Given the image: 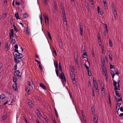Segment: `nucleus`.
Wrapping results in <instances>:
<instances>
[{
    "label": "nucleus",
    "mask_w": 123,
    "mask_h": 123,
    "mask_svg": "<svg viewBox=\"0 0 123 123\" xmlns=\"http://www.w3.org/2000/svg\"><path fill=\"white\" fill-rule=\"evenodd\" d=\"M61 7L62 9L63 8V6L62 4H61ZM62 20L63 21V23L64 24L67 25V21L66 20V15L65 14V12L64 10L62 9Z\"/></svg>",
    "instance_id": "obj_1"
},
{
    "label": "nucleus",
    "mask_w": 123,
    "mask_h": 123,
    "mask_svg": "<svg viewBox=\"0 0 123 123\" xmlns=\"http://www.w3.org/2000/svg\"><path fill=\"white\" fill-rule=\"evenodd\" d=\"M13 54L14 56L18 59H21L22 57V55L19 53L17 49H15Z\"/></svg>",
    "instance_id": "obj_2"
},
{
    "label": "nucleus",
    "mask_w": 123,
    "mask_h": 123,
    "mask_svg": "<svg viewBox=\"0 0 123 123\" xmlns=\"http://www.w3.org/2000/svg\"><path fill=\"white\" fill-rule=\"evenodd\" d=\"M60 78L62 81H63V83L64 84L65 83H66V81L63 72H62L61 73V75L60 76Z\"/></svg>",
    "instance_id": "obj_3"
},
{
    "label": "nucleus",
    "mask_w": 123,
    "mask_h": 123,
    "mask_svg": "<svg viewBox=\"0 0 123 123\" xmlns=\"http://www.w3.org/2000/svg\"><path fill=\"white\" fill-rule=\"evenodd\" d=\"M120 80H119V82L117 84V82L115 81L114 80H113V83L114 86L115 87V89L118 88L119 87V84Z\"/></svg>",
    "instance_id": "obj_4"
},
{
    "label": "nucleus",
    "mask_w": 123,
    "mask_h": 123,
    "mask_svg": "<svg viewBox=\"0 0 123 123\" xmlns=\"http://www.w3.org/2000/svg\"><path fill=\"white\" fill-rule=\"evenodd\" d=\"M112 11L113 12V13L115 16V17L116 18L117 15V12L116 11L115 9V7L114 6H112Z\"/></svg>",
    "instance_id": "obj_5"
},
{
    "label": "nucleus",
    "mask_w": 123,
    "mask_h": 123,
    "mask_svg": "<svg viewBox=\"0 0 123 123\" xmlns=\"http://www.w3.org/2000/svg\"><path fill=\"white\" fill-rule=\"evenodd\" d=\"M10 39H11V37H14L15 35L14 33V30L13 29H11L10 31Z\"/></svg>",
    "instance_id": "obj_6"
},
{
    "label": "nucleus",
    "mask_w": 123,
    "mask_h": 123,
    "mask_svg": "<svg viewBox=\"0 0 123 123\" xmlns=\"http://www.w3.org/2000/svg\"><path fill=\"white\" fill-rule=\"evenodd\" d=\"M97 8L98 13L101 15H103V10L102 9L100 10L99 6H98Z\"/></svg>",
    "instance_id": "obj_7"
},
{
    "label": "nucleus",
    "mask_w": 123,
    "mask_h": 123,
    "mask_svg": "<svg viewBox=\"0 0 123 123\" xmlns=\"http://www.w3.org/2000/svg\"><path fill=\"white\" fill-rule=\"evenodd\" d=\"M17 86V83H14L13 84L12 87L13 89L15 91H17L18 90Z\"/></svg>",
    "instance_id": "obj_8"
},
{
    "label": "nucleus",
    "mask_w": 123,
    "mask_h": 123,
    "mask_svg": "<svg viewBox=\"0 0 123 123\" xmlns=\"http://www.w3.org/2000/svg\"><path fill=\"white\" fill-rule=\"evenodd\" d=\"M20 73V72L18 70L15 71V76L18 77H21V75L19 74Z\"/></svg>",
    "instance_id": "obj_9"
},
{
    "label": "nucleus",
    "mask_w": 123,
    "mask_h": 123,
    "mask_svg": "<svg viewBox=\"0 0 123 123\" xmlns=\"http://www.w3.org/2000/svg\"><path fill=\"white\" fill-rule=\"evenodd\" d=\"M43 16L44 17V19L45 20V23L46 24V20L47 21H48V20H49L48 18V17L47 16L46 14V13H44V14H43Z\"/></svg>",
    "instance_id": "obj_10"
},
{
    "label": "nucleus",
    "mask_w": 123,
    "mask_h": 123,
    "mask_svg": "<svg viewBox=\"0 0 123 123\" xmlns=\"http://www.w3.org/2000/svg\"><path fill=\"white\" fill-rule=\"evenodd\" d=\"M0 98L2 100H4L5 101L6 100L5 96L3 94L0 95Z\"/></svg>",
    "instance_id": "obj_11"
},
{
    "label": "nucleus",
    "mask_w": 123,
    "mask_h": 123,
    "mask_svg": "<svg viewBox=\"0 0 123 123\" xmlns=\"http://www.w3.org/2000/svg\"><path fill=\"white\" fill-rule=\"evenodd\" d=\"M93 121L94 123H97V119L96 116L94 115L93 117Z\"/></svg>",
    "instance_id": "obj_12"
},
{
    "label": "nucleus",
    "mask_w": 123,
    "mask_h": 123,
    "mask_svg": "<svg viewBox=\"0 0 123 123\" xmlns=\"http://www.w3.org/2000/svg\"><path fill=\"white\" fill-rule=\"evenodd\" d=\"M28 103L29 105L31 108L33 106V105L32 102L30 100H28Z\"/></svg>",
    "instance_id": "obj_13"
},
{
    "label": "nucleus",
    "mask_w": 123,
    "mask_h": 123,
    "mask_svg": "<svg viewBox=\"0 0 123 123\" xmlns=\"http://www.w3.org/2000/svg\"><path fill=\"white\" fill-rule=\"evenodd\" d=\"M40 86L42 87L44 90H45L46 89V87L42 83H40Z\"/></svg>",
    "instance_id": "obj_14"
},
{
    "label": "nucleus",
    "mask_w": 123,
    "mask_h": 123,
    "mask_svg": "<svg viewBox=\"0 0 123 123\" xmlns=\"http://www.w3.org/2000/svg\"><path fill=\"white\" fill-rule=\"evenodd\" d=\"M102 87V92L101 94L103 96H104L105 95V91H104V86Z\"/></svg>",
    "instance_id": "obj_15"
},
{
    "label": "nucleus",
    "mask_w": 123,
    "mask_h": 123,
    "mask_svg": "<svg viewBox=\"0 0 123 123\" xmlns=\"http://www.w3.org/2000/svg\"><path fill=\"white\" fill-rule=\"evenodd\" d=\"M95 107L94 106H93L91 108V112L92 114H93L94 113L95 110Z\"/></svg>",
    "instance_id": "obj_16"
},
{
    "label": "nucleus",
    "mask_w": 123,
    "mask_h": 123,
    "mask_svg": "<svg viewBox=\"0 0 123 123\" xmlns=\"http://www.w3.org/2000/svg\"><path fill=\"white\" fill-rule=\"evenodd\" d=\"M70 74L71 78L75 77V75L74 74L73 72H70Z\"/></svg>",
    "instance_id": "obj_17"
},
{
    "label": "nucleus",
    "mask_w": 123,
    "mask_h": 123,
    "mask_svg": "<svg viewBox=\"0 0 123 123\" xmlns=\"http://www.w3.org/2000/svg\"><path fill=\"white\" fill-rule=\"evenodd\" d=\"M80 33L81 36L82 35L83 33V27L82 26L80 25Z\"/></svg>",
    "instance_id": "obj_18"
},
{
    "label": "nucleus",
    "mask_w": 123,
    "mask_h": 123,
    "mask_svg": "<svg viewBox=\"0 0 123 123\" xmlns=\"http://www.w3.org/2000/svg\"><path fill=\"white\" fill-rule=\"evenodd\" d=\"M54 65L56 69L58 67V63L56 61H55L54 62Z\"/></svg>",
    "instance_id": "obj_19"
},
{
    "label": "nucleus",
    "mask_w": 123,
    "mask_h": 123,
    "mask_svg": "<svg viewBox=\"0 0 123 123\" xmlns=\"http://www.w3.org/2000/svg\"><path fill=\"white\" fill-rule=\"evenodd\" d=\"M28 16V14L26 13H25L23 14V18H26Z\"/></svg>",
    "instance_id": "obj_20"
},
{
    "label": "nucleus",
    "mask_w": 123,
    "mask_h": 123,
    "mask_svg": "<svg viewBox=\"0 0 123 123\" xmlns=\"http://www.w3.org/2000/svg\"><path fill=\"white\" fill-rule=\"evenodd\" d=\"M94 87L96 89V90H97V91H98L97 83L94 84Z\"/></svg>",
    "instance_id": "obj_21"
},
{
    "label": "nucleus",
    "mask_w": 123,
    "mask_h": 123,
    "mask_svg": "<svg viewBox=\"0 0 123 123\" xmlns=\"http://www.w3.org/2000/svg\"><path fill=\"white\" fill-rule=\"evenodd\" d=\"M72 79L73 83V84L75 83L76 81L75 80V77L71 78Z\"/></svg>",
    "instance_id": "obj_22"
},
{
    "label": "nucleus",
    "mask_w": 123,
    "mask_h": 123,
    "mask_svg": "<svg viewBox=\"0 0 123 123\" xmlns=\"http://www.w3.org/2000/svg\"><path fill=\"white\" fill-rule=\"evenodd\" d=\"M26 34L27 35H31V33L29 30L27 29L26 30Z\"/></svg>",
    "instance_id": "obj_23"
},
{
    "label": "nucleus",
    "mask_w": 123,
    "mask_h": 123,
    "mask_svg": "<svg viewBox=\"0 0 123 123\" xmlns=\"http://www.w3.org/2000/svg\"><path fill=\"white\" fill-rule=\"evenodd\" d=\"M102 73L103 74L107 73V72L106 70V69H102Z\"/></svg>",
    "instance_id": "obj_24"
},
{
    "label": "nucleus",
    "mask_w": 123,
    "mask_h": 123,
    "mask_svg": "<svg viewBox=\"0 0 123 123\" xmlns=\"http://www.w3.org/2000/svg\"><path fill=\"white\" fill-rule=\"evenodd\" d=\"M109 44L110 47H111L113 46L112 43V41L110 40H109Z\"/></svg>",
    "instance_id": "obj_25"
},
{
    "label": "nucleus",
    "mask_w": 123,
    "mask_h": 123,
    "mask_svg": "<svg viewBox=\"0 0 123 123\" xmlns=\"http://www.w3.org/2000/svg\"><path fill=\"white\" fill-rule=\"evenodd\" d=\"M47 33L48 36L49 37V39L51 40H52V38L51 37L50 33H49V32L48 31H47Z\"/></svg>",
    "instance_id": "obj_26"
},
{
    "label": "nucleus",
    "mask_w": 123,
    "mask_h": 123,
    "mask_svg": "<svg viewBox=\"0 0 123 123\" xmlns=\"http://www.w3.org/2000/svg\"><path fill=\"white\" fill-rule=\"evenodd\" d=\"M101 49L102 51V53L105 54V52L104 51V47L103 46H101Z\"/></svg>",
    "instance_id": "obj_27"
},
{
    "label": "nucleus",
    "mask_w": 123,
    "mask_h": 123,
    "mask_svg": "<svg viewBox=\"0 0 123 123\" xmlns=\"http://www.w3.org/2000/svg\"><path fill=\"white\" fill-rule=\"evenodd\" d=\"M17 80V78L15 77H13V81L15 83L16 82Z\"/></svg>",
    "instance_id": "obj_28"
},
{
    "label": "nucleus",
    "mask_w": 123,
    "mask_h": 123,
    "mask_svg": "<svg viewBox=\"0 0 123 123\" xmlns=\"http://www.w3.org/2000/svg\"><path fill=\"white\" fill-rule=\"evenodd\" d=\"M40 18V22L41 24L42 25V20H43V18L41 14L39 16Z\"/></svg>",
    "instance_id": "obj_29"
},
{
    "label": "nucleus",
    "mask_w": 123,
    "mask_h": 123,
    "mask_svg": "<svg viewBox=\"0 0 123 123\" xmlns=\"http://www.w3.org/2000/svg\"><path fill=\"white\" fill-rule=\"evenodd\" d=\"M111 74L112 78L113 79L115 76L114 72L113 71L111 70Z\"/></svg>",
    "instance_id": "obj_30"
},
{
    "label": "nucleus",
    "mask_w": 123,
    "mask_h": 123,
    "mask_svg": "<svg viewBox=\"0 0 123 123\" xmlns=\"http://www.w3.org/2000/svg\"><path fill=\"white\" fill-rule=\"evenodd\" d=\"M53 51L52 52V53L53 54V55H54V54H55V55H56V52L55 49L54 48H53Z\"/></svg>",
    "instance_id": "obj_31"
},
{
    "label": "nucleus",
    "mask_w": 123,
    "mask_h": 123,
    "mask_svg": "<svg viewBox=\"0 0 123 123\" xmlns=\"http://www.w3.org/2000/svg\"><path fill=\"white\" fill-rule=\"evenodd\" d=\"M87 56V54L85 52L82 55V57L84 58H85Z\"/></svg>",
    "instance_id": "obj_32"
},
{
    "label": "nucleus",
    "mask_w": 123,
    "mask_h": 123,
    "mask_svg": "<svg viewBox=\"0 0 123 123\" xmlns=\"http://www.w3.org/2000/svg\"><path fill=\"white\" fill-rule=\"evenodd\" d=\"M14 60L16 62V63H17V64L19 63V61L18 60L17 58H14Z\"/></svg>",
    "instance_id": "obj_33"
},
{
    "label": "nucleus",
    "mask_w": 123,
    "mask_h": 123,
    "mask_svg": "<svg viewBox=\"0 0 123 123\" xmlns=\"http://www.w3.org/2000/svg\"><path fill=\"white\" fill-rule=\"evenodd\" d=\"M87 72H88V75L90 76H91V72L89 70V69L88 70H87Z\"/></svg>",
    "instance_id": "obj_34"
},
{
    "label": "nucleus",
    "mask_w": 123,
    "mask_h": 123,
    "mask_svg": "<svg viewBox=\"0 0 123 123\" xmlns=\"http://www.w3.org/2000/svg\"><path fill=\"white\" fill-rule=\"evenodd\" d=\"M49 0H43V1L44 3L46 5H47V2H48Z\"/></svg>",
    "instance_id": "obj_35"
},
{
    "label": "nucleus",
    "mask_w": 123,
    "mask_h": 123,
    "mask_svg": "<svg viewBox=\"0 0 123 123\" xmlns=\"http://www.w3.org/2000/svg\"><path fill=\"white\" fill-rule=\"evenodd\" d=\"M15 40L12 39L11 43H12V44H15Z\"/></svg>",
    "instance_id": "obj_36"
},
{
    "label": "nucleus",
    "mask_w": 123,
    "mask_h": 123,
    "mask_svg": "<svg viewBox=\"0 0 123 123\" xmlns=\"http://www.w3.org/2000/svg\"><path fill=\"white\" fill-rule=\"evenodd\" d=\"M15 16L17 19H18L19 18L18 14V13H16L15 14Z\"/></svg>",
    "instance_id": "obj_37"
},
{
    "label": "nucleus",
    "mask_w": 123,
    "mask_h": 123,
    "mask_svg": "<svg viewBox=\"0 0 123 123\" xmlns=\"http://www.w3.org/2000/svg\"><path fill=\"white\" fill-rule=\"evenodd\" d=\"M109 104H110V106H111V102L110 97L109 95Z\"/></svg>",
    "instance_id": "obj_38"
},
{
    "label": "nucleus",
    "mask_w": 123,
    "mask_h": 123,
    "mask_svg": "<svg viewBox=\"0 0 123 123\" xmlns=\"http://www.w3.org/2000/svg\"><path fill=\"white\" fill-rule=\"evenodd\" d=\"M70 72H73L74 71L73 67H70Z\"/></svg>",
    "instance_id": "obj_39"
},
{
    "label": "nucleus",
    "mask_w": 123,
    "mask_h": 123,
    "mask_svg": "<svg viewBox=\"0 0 123 123\" xmlns=\"http://www.w3.org/2000/svg\"><path fill=\"white\" fill-rule=\"evenodd\" d=\"M101 60L102 64H105V61L104 58H102L101 59Z\"/></svg>",
    "instance_id": "obj_40"
},
{
    "label": "nucleus",
    "mask_w": 123,
    "mask_h": 123,
    "mask_svg": "<svg viewBox=\"0 0 123 123\" xmlns=\"http://www.w3.org/2000/svg\"><path fill=\"white\" fill-rule=\"evenodd\" d=\"M54 7H55L54 9L53 10V12L54 13H55L56 12V5L55 6H54Z\"/></svg>",
    "instance_id": "obj_41"
},
{
    "label": "nucleus",
    "mask_w": 123,
    "mask_h": 123,
    "mask_svg": "<svg viewBox=\"0 0 123 123\" xmlns=\"http://www.w3.org/2000/svg\"><path fill=\"white\" fill-rule=\"evenodd\" d=\"M101 67L102 69H106L105 66V64H103L102 65Z\"/></svg>",
    "instance_id": "obj_42"
},
{
    "label": "nucleus",
    "mask_w": 123,
    "mask_h": 123,
    "mask_svg": "<svg viewBox=\"0 0 123 123\" xmlns=\"http://www.w3.org/2000/svg\"><path fill=\"white\" fill-rule=\"evenodd\" d=\"M108 30H105V31L104 32V34L105 36L106 35V33H108Z\"/></svg>",
    "instance_id": "obj_43"
},
{
    "label": "nucleus",
    "mask_w": 123,
    "mask_h": 123,
    "mask_svg": "<svg viewBox=\"0 0 123 123\" xmlns=\"http://www.w3.org/2000/svg\"><path fill=\"white\" fill-rule=\"evenodd\" d=\"M6 115H4L2 117V119L3 120H5L6 118Z\"/></svg>",
    "instance_id": "obj_44"
},
{
    "label": "nucleus",
    "mask_w": 123,
    "mask_h": 123,
    "mask_svg": "<svg viewBox=\"0 0 123 123\" xmlns=\"http://www.w3.org/2000/svg\"><path fill=\"white\" fill-rule=\"evenodd\" d=\"M104 26L105 28V30H107V26L106 24H105L104 25Z\"/></svg>",
    "instance_id": "obj_45"
},
{
    "label": "nucleus",
    "mask_w": 123,
    "mask_h": 123,
    "mask_svg": "<svg viewBox=\"0 0 123 123\" xmlns=\"http://www.w3.org/2000/svg\"><path fill=\"white\" fill-rule=\"evenodd\" d=\"M121 104V103H118L117 104V106L119 108H120V107Z\"/></svg>",
    "instance_id": "obj_46"
},
{
    "label": "nucleus",
    "mask_w": 123,
    "mask_h": 123,
    "mask_svg": "<svg viewBox=\"0 0 123 123\" xmlns=\"http://www.w3.org/2000/svg\"><path fill=\"white\" fill-rule=\"evenodd\" d=\"M39 67L40 68L41 70L42 71L43 70V69L42 68V66L41 65V64H39Z\"/></svg>",
    "instance_id": "obj_47"
},
{
    "label": "nucleus",
    "mask_w": 123,
    "mask_h": 123,
    "mask_svg": "<svg viewBox=\"0 0 123 123\" xmlns=\"http://www.w3.org/2000/svg\"><path fill=\"white\" fill-rule=\"evenodd\" d=\"M114 66L111 65V64H110V68L111 69H114Z\"/></svg>",
    "instance_id": "obj_48"
},
{
    "label": "nucleus",
    "mask_w": 123,
    "mask_h": 123,
    "mask_svg": "<svg viewBox=\"0 0 123 123\" xmlns=\"http://www.w3.org/2000/svg\"><path fill=\"white\" fill-rule=\"evenodd\" d=\"M90 4L92 5L93 4V0H89Z\"/></svg>",
    "instance_id": "obj_49"
},
{
    "label": "nucleus",
    "mask_w": 123,
    "mask_h": 123,
    "mask_svg": "<svg viewBox=\"0 0 123 123\" xmlns=\"http://www.w3.org/2000/svg\"><path fill=\"white\" fill-rule=\"evenodd\" d=\"M84 65L87 70H88L89 69L88 67L86 65V64H84Z\"/></svg>",
    "instance_id": "obj_50"
},
{
    "label": "nucleus",
    "mask_w": 123,
    "mask_h": 123,
    "mask_svg": "<svg viewBox=\"0 0 123 123\" xmlns=\"http://www.w3.org/2000/svg\"><path fill=\"white\" fill-rule=\"evenodd\" d=\"M92 95L93 97H95V94L94 93V89L92 90Z\"/></svg>",
    "instance_id": "obj_51"
},
{
    "label": "nucleus",
    "mask_w": 123,
    "mask_h": 123,
    "mask_svg": "<svg viewBox=\"0 0 123 123\" xmlns=\"http://www.w3.org/2000/svg\"><path fill=\"white\" fill-rule=\"evenodd\" d=\"M6 13H4L3 15V17L4 18H5L6 16Z\"/></svg>",
    "instance_id": "obj_52"
},
{
    "label": "nucleus",
    "mask_w": 123,
    "mask_h": 123,
    "mask_svg": "<svg viewBox=\"0 0 123 123\" xmlns=\"http://www.w3.org/2000/svg\"><path fill=\"white\" fill-rule=\"evenodd\" d=\"M59 69L61 71V72L62 73V68L61 66H61H59Z\"/></svg>",
    "instance_id": "obj_53"
},
{
    "label": "nucleus",
    "mask_w": 123,
    "mask_h": 123,
    "mask_svg": "<svg viewBox=\"0 0 123 123\" xmlns=\"http://www.w3.org/2000/svg\"><path fill=\"white\" fill-rule=\"evenodd\" d=\"M75 62L76 64L77 65H78V60H77V58H76V60H75Z\"/></svg>",
    "instance_id": "obj_54"
},
{
    "label": "nucleus",
    "mask_w": 123,
    "mask_h": 123,
    "mask_svg": "<svg viewBox=\"0 0 123 123\" xmlns=\"http://www.w3.org/2000/svg\"><path fill=\"white\" fill-rule=\"evenodd\" d=\"M101 87H103L104 86V84L102 82H101Z\"/></svg>",
    "instance_id": "obj_55"
},
{
    "label": "nucleus",
    "mask_w": 123,
    "mask_h": 123,
    "mask_svg": "<svg viewBox=\"0 0 123 123\" xmlns=\"http://www.w3.org/2000/svg\"><path fill=\"white\" fill-rule=\"evenodd\" d=\"M104 7L105 9H107V5L106 4H104Z\"/></svg>",
    "instance_id": "obj_56"
},
{
    "label": "nucleus",
    "mask_w": 123,
    "mask_h": 123,
    "mask_svg": "<svg viewBox=\"0 0 123 123\" xmlns=\"http://www.w3.org/2000/svg\"><path fill=\"white\" fill-rule=\"evenodd\" d=\"M120 110L121 111L123 112V108L122 107H120Z\"/></svg>",
    "instance_id": "obj_57"
},
{
    "label": "nucleus",
    "mask_w": 123,
    "mask_h": 123,
    "mask_svg": "<svg viewBox=\"0 0 123 123\" xmlns=\"http://www.w3.org/2000/svg\"><path fill=\"white\" fill-rule=\"evenodd\" d=\"M14 47H15V49H18V45H16Z\"/></svg>",
    "instance_id": "obj_58"
},
{
    "label": "nucleus",
    "mask_w": 123,
    "mask_h": 123,
    "mask_svg": "<svg viewBox=\"0 0 123 123\" xmlns=\"http://www.w3.org/2000/svg\"><path fill=\"white\" fill-rule=\"evenodd\" d=\"M109 58L111 60V61H112V56L111 55V56L110 55H109Z\"/></svg>",
    "instance_id": "obj_59"
},
{
    "label": "nucleus",
    "mask_w": 123,
    "mask_h": 123,
    "mask_svg": "<svg viewBox=\"0 0 123 123\" xmlns=\"http://www.w3.org/2000/svg\"><path fill=\"white\" fill-rule=\"evenodd\" d=\"M52 120L54 123H56L54 118H52Z\"/></svg>",
    "instance_id": "obj_60"
},
{
    "label": "nucleus",
    "mask_w": 123,
    "mask_h": 123,
    "mask_svg": "<svg viewBox=\"0 0 123 123\" xmlns=\"http://www.w3.org/2000/svg\"><path fill=\"white\" fill-rule=\"evenodd\" d=\"M36 62L37 63L39 64H41V63L40 62H39V61L37 60H35Z\"/></svg>",
    "instance_id": "obj_61"
},
{
    "label": "nucleus",
    "mask_w": 123,
    "mask_h": 123,
    "mask_svg": "<svg viewBox=\"0 0 123 123\" xmlns=\"http://www.w3.org/2000/svg\"><path fill=\"white\" fill-rule=\"evenodd\" d=\"M24 119L25 120V121L26 122V123H28L27 121V120H26V118H25V117H24Z\"/></svg>",
    "instance_id": "obj_62"
},
{
    "label": "nucleus",
    "mask_w": 123,
    "mask_h": 123,
    "mask_svg": "<svg viewBox=\"0 0 123 123\" xmlns=\"http://www.w3.org/2000/svg\"><path fill=\"white\" fill-rule=\"evenodd\" d=\"M82 116L83 117V120H86V117H85V116L84 114L82 115Z\"/></svg>",
    "instance_id": "obj_63"
},
{
    "label": "nucleus",
    "mask_w": 123,
    "mask_h": 123,
    "mask_svg": "<svg viewBox=\"0 0 123 123\" xmlns=\"http://www.w3.org/2000/svg\"><path fill=\"white\" fill-rule=\"evenodd\" d=\"M123 116V113H120V115H119V117H122V116Z\"/></svg>",
    "instance_id": "obj_64"
}]
</instances>
